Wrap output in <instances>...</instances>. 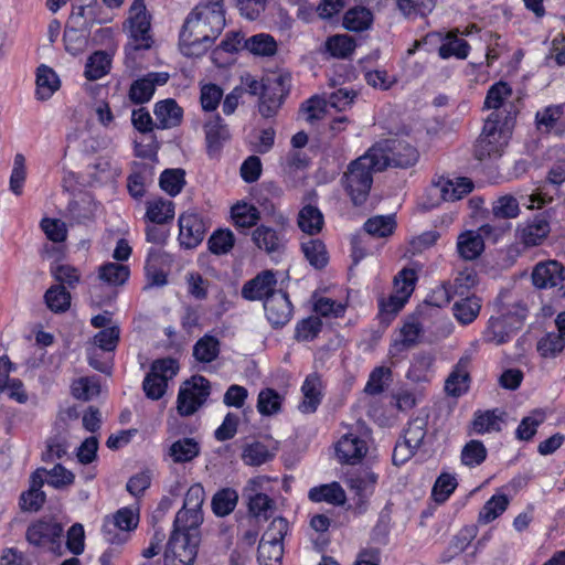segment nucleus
I'll return each instance as SVG.
<instances>
[{
	"instance_id": "f257e3e1",
	"label": "nucleus",
	"mask_w": 565,
	"mask_h": 565,
	"mask_svg": "<svg viewBox=\"0 0 565 565\" xmlns=\"http://www.w3.org/2000/svg\"><path fill=\"white\" fill-rule=\"evenodd\" d=\"M507 115L501 119V114L492 111L484 121L482 132L475 143V158L482 161L486 159L499 158L508 143V134L512 130L518 109L510 105L504 109Z\"/></svg>"
},
{
	"instance_id": "f03ea898",
	"label": "nucleus",
	"mask_w": 565,
	"mask_h": 565,
	"mask_svg": "<svg viewBox=\"0 0 565 565\" xmlns=\"http://www.w3.org/2000/svg\"><path fill=\"white\" fill-rule=\"evenodd\" d=\"M382 171L383 163L374 159L370 149L348 164L341 184L353 205L361 206L366 202L373 184V174Z\"/></svg>"
},
{
	"instance_id": "7ed1b4c3",
	"label": "nucleus",
	"mask_w": 565,
	"mask_h": 565,
	"mask_svg": "<svg viewBox=\"0 0 565 565\" xmlns=\"http://www.w3.org/2000/svg\"><path fill=\"white\" fill-rule=\"evenodd\" d=\"M527 315V308L521 302L513 305L512 309L502 307L498 317H490L482 339L487 343L503 344L520 330Z\"/></svg>"
},
{
	"instance_id": "20e7f679",
	"label": "nucleus",
	"mask_w": 565,
	"mask_h": 565,
	"mask_svg": "<svg viewBox=\"0 0 565 565\" xmlns=\"http://www.w3.org/2000/svg\"><path fill=\"white\" fill-rule=\"evenodd\" d=\"M63 525L53 518H40L29 524L25 531L26 542L41 551H50L56 556L63 555Z\"/></svg>"
},
{
	"instance_id": "39448f33",
	"label": "nucleus",
	"mask_w": 565,
	"mask_h": 565,
	"mask_svg": "<svg viewBox=\"0 0 565 565\" xmlns=\"http://www.w3.org/2000/svg\"><path fill=\"white\" fill-rule=\"evenodd\" d=\"M370 150L374 159L383 163L384 170L388 167L409 168L417 162L419 157L415 147L396 138L380 140Z\"/></svg>"
},
{
	"instance_id": "423d86ee",
	"label": "nucleus",
	"mask_w": 565,
	"mask_h": 565,
	"mask_svg": "<svg viewBox=\"0 0 565 565\" xmlns=\"http://www.w3.org/2000/svg\"><path fill=\"white\" fill-rule=\"evenodd\" d=\"M289 525L285 518H275L264 532L257 548L259 565H281L284 556L282 541Z\"/></svg>"
},
{
	"instance_id": "0eeeda50",
	"label": "nucleus",
	"mask_w": 565,
	"mask_h": 565,
	"mask_svg": "<svg viewBox=\"0 0 565 565\" xmlns=\"http://www.w3.org/2000/svg\"><path fill=\"white\" fill-rule=\"evenodd\" d=\"M416 280V271L411 268H403L395 276L394 288L396 292L387 299L382 298L379 302V315L382 320L390 321L402 310L414 291Z\"/></svg>"
},
{
	"instance_id": "6e6552de",
	"label": "nucleus",
	"mask_w": 565,
	"mask_h": 565,
	"mask_svg": "<svg viewBox=\"0 0 565 565\" xmlns=\"http://www.w3.org/2000/svg\"><path fill=\"white\" fill-rule=\"evenodd\" d=\"M224 0H210L204 4H198L185 18L186 28L204 24L203 32L214 41L218 38L225 26Z\"/></svg>"
},
{
	"instance_id": "1a4fd4ad",
	"label": "nucleus",
	"mask_w": 565,
	"mask_h": 565,
	"mask_svg": "<svg viewBox=\"0 0 565 565\" xmlns=\"http://www.w3.org/2000/svg\"><path fill=\"white\" fill-rule=\"evenodd\" d=\"M127 23L129 24L131 41L127 44L126 50H149L152 45V38L150 34L151 24L145 0H135L132 2L129 9Z\"/></svg>"
},
{
	"instance_id": "9d476101",
	"label": "nucleus",
	"mask_w": 565,
	"mask_h": 565,
	"mask_svg": "<svg viewBox=\"0 0 565 565\" xmlns=\"http://www.w3.org/2000/svg\"><path fill=\"white\" fill-rule=\"evenodd\" d=\"M211 394V384L202 375L192 376L180 387L177 398V409L181 416L193 415Z\"/></svg>"
},
{
	"instance_id": "9b49d317",
	"label": "nucleus",
	"mask_w": 565,
	"mask_h": 565,
	"mask_svg": "<svg viewBox=\"0 0 565 565\" xmlns=\"http://www.w3.org/2000/svg\"><path fill=\"white\" fill-rule=\"evenodd\" d=\"M290 92V76L279 75L267 79L258 98V111L268 119L275 117Z\"/></svg>"
},
{
	"instance_id": "f8f14e48",
	"label": "nucleus",
	"mask_w": 565,
	"mask_h": 565,
	"mask_svg": "<svg viewBox=\"0 0 565 565\" xmlns=\"http://www.w3.org/2000/svg\"><path fill=\"white\" fill-rule=\"evenodd\" d=\"M200 543L198 533H171L164 551V565H193Z\"/></svg>"
},
{
	"instance_id": "ddd939ff",
	"label": "nucleus",
	"mask_w": 565,
	"mask_h": 565,
	"mask_svg": "<svg viewBox=\"0 0 565 565\" xmlns=\"http://www.w3.org/2000/svg\"><path fill=\"white\" fill-rule=\"evenodd\" d=\"M179 242L185 248L196 247L204 238L207 224L202 214L189 210L183 212L178 220Z\"/></svg>"
},
{
	"instance_id": "4468645a",
	"label": "nucleus",
	"mask_w": 565,
	"mask_h": 565,
	"mask_svg": "<svg viewBox=\"0 0 565 565\" xmlns=\"http://www.w3.org/2000/svg\"><path fill=\"white\" fill-rule=\"evenodd\" d=\"M204 24L195 23V26L186 28L183 23L179 45L182 54L188 57H200L204 55L213 45L214 40L209 36V32H203Z\"/></svg>"
},
{
	"instance_id": "2eb2a0df",
	"label": "nucleus",
	"mask_w": 565,
	"mask_h": 565,
	"mask_svg": "<svg viewBox=\"0 0 565 565\" xmlns=\"http://www.w3.org/2000/svg\"><path fill=\"white\" fill-rule=\"evenodd\" d=\"M564 266L557 260H547L535 265L532 281L536 288H557L558 297H565Z\"/></svg>"
},
{
	"instance_id": "dca6fc26",
	"label": "nucleus",
	"mask_w": 565,
	"mask_h": 565,
	"mask_svg": "<svg viewBox=\"0 0 565 565\" xmlns=\"http://www.w3.org/2000/svg\"><path fill=\"white\" fill-rule=\"evenodd\" d=\"M266 318L274 329L285 327L292 318L294 306L286 291L279 289L264 301Z\"/></svg>"
},
{
	"instance_id": "f3484780",
	"label": "nucleus",
	"mask_w": 565,
	"mask_h": 565,
	"mask_svg": "<svg viewBox=\"0 0 565 565\" xmlns=\"http://www.w3.org/2000/svg\"><path fill=\"white\" fill-rule=\"evenodd\" d=\"M277 279L273 270H263L254 278L247 280L242 287V297L249 301L267 299L271 294L277 292Z\"/></svg>"
},
{
	"instance_id": "a211bd4d",
	"label": "nucleus",
	"mask_w": 565,
	"mask_h": 565,
	"mask_svg": "<svg viewBox=\"0 0 565 565\" xmlns=\"http://www.w3.org/2000/svg\"><path fill=\"white\" fill-rule=\"evenodd\" d=\"M551 232L550 216L546 212L535 214L518 228V236L525 246H537Z\"/></svg>"
},
{
	"instance_id": "6ab92c4d",
	"label": "nucleus",
	"mask_w": 565,
	"mask_h": 565,
	"mask_svg": "<svg viewBox=\"0 0 565 565\" xmlns=\"http://www.w3.org/2000/svg\"><path fill=\"white\" fill-rule=\"evenodd\" d=\"M138 525V515L129 508L119 509L111 520H106L102 532L104 539L110 544H120L124 542L116 530L131 531Z\"/></svg>"
},
{
	"instance_id": "aec40b11",
	"label": "nucleus",
	"mask_w": 565,
	"mask_h": 565,
	"mask_svg": "<svg viewBox=\"0 0 565 565\" xmlns=\"http://www.w3.org/2000/svg\"><path fill=\"white\" fill-rule=\"evenodd\" d=\"M203 129L205 132L206 152L209 157H215L231 138L228 127L224 119L216 114L204 124Z\"/></svg>"
},
{
	"instance_id": "412c9836",
	"label": "nucleus",
	"mask_w": 565,
	"mask_h": 565,
	"mask_svg": "<svg viewBox=\"0 0 565 565\" xmlns=\"http://www.w3.org/2000/svg\"><path fill=\"white\" fill-rule=\"evenodd\" d=\"M470 363V356L463 355L455 364L445 381V391L448 395L459 397L468 392L471 381L469 373Z\"/></svg>"
},
{
	"instance_id": "4be33fe9",
	"label": "nucleus",
	"mask_w": 565,
	"mask_h": 565,
	"mask_svg": "<svg viewBox=\"0 0 565 565\" xmlns=\"http://www.w3.org/2000/svg\"><path fill=\"white\" fill-rule=\"evenodd\" d=\"M366 443L360 437L347 434L335 445V455L341 463L354 465L366 454Z\"/></svg>"
},
{
	"instance_id": "5701e85b",
	"label": "nucleus",
	"mask_w": 565,
	"mask_h": 565,
	"mask_svg": "<svg viewBox=\"0 0 565 565\" xmlns=\"http://www.w3.org/2000/svg\"><path fill=\"white\" fill-rule=\"evenodd\" d=\"M301 392L303 399L299 404L298 409L302 414H313L318 409L322 401V381L318 373L307 375L302 383Z\"/></svg>"
},
{
	"instance_id": "b1692460",
	"label": "nucleus",
	"mask_w": 565,
	"mask_h": 565,
	"mask_svg": "<svg viewBox=\"0 0 565 565\" xmlns=\"http://www.w3.org/2000/svg\"><path fill=\"white\" fill-rule=\"evenodd\" d=\"M254 244L267 254L281 253L285 249L284 235L266 225L257 226L252 234Z\"/></svg>"
},
{
	"instance_id": "393cba45",
	"label": "nucleus",
	"mask_w": 565,
	"mask_h": 565,
	"mask_svg": "<svg viewBox=\"0 0 565 565\" xmlns=\"http://www.w3.org/2000/svg\"><path fill=\"white\" fill-rule=\"evenodd\" d=\"M174 218V203L163 198L146 202L145 220L158 225L172 222Z\"/></svg>"
},
{
	"instance_id": "a878e982",
	"label": "nucleus",
	"mask_w": 565,
	"mask_h": 565,
	"mask_svg": "<svg viewBox=\"0 0 565 565\" xmlns=\"http://www.w3.org/2000/svg\"><path fill=\"white\" fill-rule=\"evenodd\" d=\"M154 116L159 121V128H172L180 125L183 116L182 108L172 98L158 102L153 109Z\"/></svg>"
},
{
	"instance_id": "bb28decb",
	"label": "nucleus",
	"mask_w": 565,
	"mask_h": 565,
	"mask_svg": "<svg viewBox=\"0 0 565 565\" xmlns=\"http://www.w3.org/2000/svg\"><path fill=\"white\" fill-rule=\"evenodd\" d=\"M308 498L312 502H327L332 505H342L347 500L345 491L337 481L311 488Z\"/></svg>"
},
{
	"instance_id": "cd10ccee",
	"label": "nucleus",
	"mask_w": 565,
	"mask_h": 565,
	"mask_svg": "<svg viewBox=\"0 0 565 565\" xmlns=\"http://www.w3.org/2000/svg\"><path fill=\"white\" fill-rule=\"evenodd\" d=\"M110 20V18L98 17L94 4H85L81 2L79 6L73 8L67 23L81 26L83 31L89 33L90 29L95 24L107 23Z\"/></svg>"
},
{
	"instance_id": "c85d7f7f",
	"label": "nucleus",
	"mask_w": 565,
	"mask_h": 565,
	"mask_svg": "<svg viewBox=\"0 0 565 565\" xmlns=\"http://www.w3.org/2000/svg\"><path fill=\"white\" fill-rule=\"evenodd\" d=\"M512 95V88L507 82L500 81L490 86L487 92L483 107L487 109H493L501 114V119H504L507 115L505 108L509 110L512 103L504 105L505 98Z\"/></svg>"
},
{
	"instance_id": "c756f323",
	"label": "nucleus",
	"mask_w": 565,
	"mask_h": 565,
	"mask_svg": "<svg viewBox=\"0 0 565 565\" xmlns=\"http://www.w3.org/2000/svg\"><path fill=\"white\" fill-rule=\"evenodd\" d=\"M35 96L39 100H47L60 88L61 82L53 68L42 64L36 70Z\"/></svg>"
},
{
	"instance_id": "7c9ffc66",
	"label": "nucleus",
	"mask_w": 565,
	"mask_h": 565,
	"mask_svg": "<svg viewBox=\"0 0 565 565\" xmlns=\"http://www.w3.org/2000/svg\"><path fill=\"white\" fill-rule=\"evenodd\" d=\"M480 310L481 299L476 295L456 300L452 306L454 317L462 326L472 323L479 316Z\"/></svg>"
},
{
	"instance_id": "2f4dec72",
	"label": "nucleus",
	"mask_w": 565,
	"mask_h": 565,
	"mask_svg": "<svg viewBox=\"0 0 565 565\" xmlns=\"http://www.w3.org/2000/svg\"><path fill=\"white\" fill-rule=\"evenodd\" d=\"M127 178V189L134 199H141L146 193V184L152 181L154 169L151 164L139 163Z\"/></svg>"
},
{
	"instance_id": "473e14b6",
	"label": "nucleus",
	"mask_w": 565,
	"mask_h": 565,
	"mask_svg": "<svg viewBox=\"0 0 565 565\" xmlns=\"http://www.w3.org/2000/svg\"><path fill=\"white\" fill-rule=\"evenodd\" d=\"M435 189L444 201H457L473 190V182L468 178H457L456 181H439Z\"/></svg>"
},
{
	"instance_id": "72a5a7b5",
	"label": "nucleus",
	"mask_w": 565,
	"mask_h": 565,
	"mask_svg": "<svg viewBox=\"0 0 565 565\" xmlns=\"http://www.w3.org/2000/svg\"><path fill=\"white\" fill-rule=\"evenodd\" d=\"M484 249L483 238L479 233L467 231L458 236L457 250L459 256L465 260H473L478 258Z\"/></svg>"
},
{
	"instance_id": "f704fd0d",
	"label": "nucleus",
	"mask_w": 565,
	"mask_h": 565,
	"mask_svg": "<svg viewBox=\"0 0 565 565\" xmlns=\"http://www.w3.org/2000/svg\"><path fill=\"white\" fill-rule=\"evenodd\" d=\"M238 503V493L233 488H222L217 490L211 501L213 513L218 518L230 515Z\"/></svg>"
},
{
	"instance_id": "c9c22d12",
	"label": "nucleus",
	"mask_w": 565,
	"mask_h": 565,
	"mask_svg": "<svg viewBox=\"0 0 565 565\" xmlns=\"http://www.w3.org/2000/svg\"><path fill=\"white\" fill-rule=\"evenodd\" d=\"M297 223L303 233L316 235L322 230L324 218L317 206L308 204L299 211Z\"/></svg>"
},
{
	"instance_id": "e433bc0d",
	"label": "nucleus",
	"mask_w": 565,
	"mask_h": 565,
	"mask_svg": "<svg viewBox=\"0 0 565 565\" xmlns=\"http://www.w3.org/2000/svg\"><path fill=\"white\" fill-rule=\"evenodd\" d=\"M243 49L256 56H273L277 52V42L270 34L258 33L246 39Z\"/></svg>"
},
{
	"instance_id": "4c0bfd02",
	"label": "nucleus",
	"mask_w": 565,
	"mask_h": 565,
	"mask_svg": "<svg viewBox=\"0 0 565 565\" xmlns=\"http://www.w3.org/2000/svg\"><path fill=\"white\" fill-rule=\"evenodd\" d=\"M231 216L237 228H250L257 224L260 213L255 205L241 201L232 206Z\"/></svg>"
},
{
	"instance_id": "58836bf2",
	"label": "nucleus",
	"mask_w": 565,
	"mask_h": 565,
	"mask_svg": "<svg viewBox=\"0 0 565 565\" xmlns=\"http://www.w3.org/2000/svg\"><path fill=\"white\" fill-rule=\"evenodd\" d=\"M221 352L220 340L211 334H204L193 345V356L201 363H211Z\"/></svg>"
},
{
	"instance_id": "ea45409f",
	"label": "nucleus",
	"mask_w": 565,
	"mask_h": 565,
	"mask_svg": "<svg viewBox=\"0 0 565 565\" xmlns=\"http://www.w3.org/2000/svg\"><path fill=\"white\" fill-rule=\"evenodd\" d=\"M477 534V525L471 524L463 526L450 541L444 556V561H449L450 558L465 552L470 543L476 539Z\"/></svg>"
},
{
	"instance_id": "a19ab883",
	"label": "nucleus",
	"mask_w": 565,
	"mask_h": 565,
	"mask_svg": "<svg viewBox=\"0 0 565 565\" xmlns=\"http://www.w3.org/2000/svg\"><path fill=\"white\" fill-rule=\"evenodd\" d=\"M373 22L372 12L364 7H355L348 10L343 17V26L352 32L367 30Z\"/></svg>"
},
{
	"instance_id": "79ce46f5",
	"label": "nucleus",
	"mask_w": 565,
	"mask_h": 565,
	"mask_svg": "<svg viewBox=\"0 0 565 565\" xmlns=\"http://www.w3.org/2000/svg\"><path fill=\"white\" fill-rule=\"evenodd\" d=\"M275 450L276 448L270 450L260 441H254L244 447L242 459L246 465L257 467L270 461L275 457Z\"/></svg>"
},
{
	"instance_id": "37998d69",
	"label": "nucleus",
	"mask_w": 565,
	"mask_h": 565,
	"mask_svg": "<svg viewBox=\"0 0 565 565\" xmlns=\"http://www.w3.org/2000/svg\"><path fill=\"white\" fill-rule=\"evenodd\" d=\"M47 308L54 313H63L71 307V294L63 285H53L44 294Z\"/></svg>"
},
{
	"instance_id": "c03bdc74",
	"label": "nucleus",
	"mask_w": 565,
	"mask_h": 565,
	"mask_svg": "<svg viewBox=\"0 0 565 565\" xmlns=\"http://www.w3.org/2000/svg\"><path fill=\"white\" fill-rule=\"evenodd\" d=\"M510 500L507 494L492 495L482 507L478 515V522L488 524L500 516L507 509Z\"/></svg>"
},
{
	"instance_id": "a18cd8bd",
	"label": "nucleus",
	"mask_w": 565,
	"mask_h": 565,
	"mask_svg": "<svg viewBox=\"0 0 565 565\" xmlns=\"http://www.w3.org/2000/svg\"><path fill=\"white\" fill-rule=\"evenodd\" d=\"M434 361L435 358L431 353L420 352L415 354L407 371V379L416 383L428 381V373Z\"/></svg>"
},
{
	"instance_id": "49530a36",
	"label": "nucleus",
	"mask_w": 565,
	"mask_h": 565,
	"mask_svg": "<svg viewBox=\"0 0 565 565\" xmlns=\"http://www.w3.org/2000/svg\"><path fill=\"white\" fill-rule=\"evenodd\" d=\"M159 185L170 196L178 195L185 185V171L181 168L163 170L159 178Z\"/></svg>"
},
{
	"instance_id": "de8ad7c7",
	"label": "nucleus",
	"mask_w": 565,
	"mask_h": 565,
	"mask_svg": "<svg viewBox=\"0 0 565 565\" xmlns=\"http://www.w3.org/2000/svg\"><path fill=\"white\" fill-rule=\"evenodd\" d=\"M561 104L550 105L536 111L535 124L537 129L544 130L547 134L553 132L557 136L559 116L562 114Z\"/></svg>"
},
{
	"instance_id": "09e8293b",
	"label": "nucleus",
	"mask_w": 565,
	"mask_h": 565,
	"mask_svg": "<svg viewBox=\"0 0 565 565\" xmlns=\"http://www.w3.org/2000/svg\"><path fill=\"white\" fill-rule=\"evenodd\" d=\"M200 454V445L193 438H182L170 447V456L174 462H189Z\"/></svg>"
},
{
	"instance_id": "8fccbe9b",
	"label": "nucleus",
	"mask_w": 565,
	"mask_h": 565,
	"mask_svg": "<svg viewBox=\"0 0 565 565\" xmlns=\"http://www.w3.org/2000/svg\"><path fill=\"white\" fill-rule=\"evenodd\" d=\"M130 276L129 267L118 263H107L99 267L98 278L111 286L124 285Z\"/></svg>"
},
{
	"instance_id": "3c124183",
	"label": "nucleus",
	"mask_w": 565,
	"mask_h": 565,
	"mask_svg": "<svg viewBox=\"0 0 565 565\" xmlns=\"http://www.w3.org/2000/svg\"><path fill=\"white\" fill-rule=\"evenodd\" d=\"M461 280L462 278H456L452 284H444L436 288L426 302L430 306L441 308L451 301L454 295L463 296L465 291H459L462 287Z\"/></svg>"
},
{
	"instance_id": "603ef678",
	"label": "nucleus",
	"mask_w": 565,
	"mask_h": 565,
	"mask_svg": "<svg viewBox=\"0 0 565 565\" xmlns=\"http://www.w3.org/2000/svg\"><path fill=\"white\" fill-rule=\"evenodd\" d=\"M365 232L376 237L391 236L396 228L394 215H377L370 217L363 225Z\"/></svg>"
},
{
	"instance_id": "864d4df0",
	"label": "nucleus",
	"mask_w": 565,
	"mask_h": 565,
	"mask_svg": "<svg viewBox=\"0 0 565 565\" xmlns=\"http://www.w3.org/2000/svg\"><path fill=\"white\" fill-rule=\"evenodd\" d=\"M469 51L470 45L466 40L448 34L438 49V55L443 60H447L451 56L465 60L469 55Z\"/></svg>"
},
{
	"instance_id": "5fc2aeb1",
	"label": "nucleus",
	"mask_w": 565,
	"mask_h": 565,
	"mask_svg": "<svg viewBox=\"0 0 565 565\" xmlns=\"http://www.w3.org/2000/svg\"><path fill=\"white\" fill-rule=\"evenodd\" d=\"M306 259L317 269H322L328 264L326 245L320 239H309L301 244Z\"/></svg>"
},
{
	"instance_id": "6e6d98bb",
	"label": "nucleus",
	"mask_w": 565,
	"mask_h": 565,
	"mask_svg": "<svg viewBox=\"0 0 565 565\" xmlns=\"http://www.w3.org/2000/svg\"><path fill=\"white\" fill-rule=\"evenodd\" d=\"M282 396L270 387L262 390L257 398V411L263 416H271L280 412Z\"/></svg>"
},
{
	"instance_id": "4d7b16f0",
	"label": "nucleus",
	"mask_w": 565,
	"mask_h": 565,
	"mask_svg": "<svg viewBox=\"0 0 565 565\" xmlns=\"http://www.w3.org/2000/svg\"><path fill=\"white\" fill-rule=\"evenodd\" d=\"M427 419L424 417L412 418L404 429L403 440L416 450L420 448L427 435Z\"/></svg>"
},
{
	"instance_id": "13d9d810",
	"label": "nucleus",
	"mask_w": 565,
	"mask_h": 565,
	"mask_svg": "<svg viewBox=\"0 0 565 565\" xmlns=\"http://www.w3.org/2000/svg\"><path fill=\"white\" fill-rule=\"evenodd\" d=\"M435 7L436 0H397L399 11L411 19L427 17Z\"/></svg>"
},
{
	"instance_id": "bf43d9fd",
	"label": "nucleus",
	"mask_w": 565,
	"mask_h": 565,
	"mask_svg": "<svg viewBox=\"0 0 565 565\" xmlns=\"http://www.w3.org/2000/svg\"><path fill=\"white\" fill-rule=\"evenodd\" d=\"M110 67V58L107 53L98 51L93 53L85 66V77L96 81L106 75Z\"/></svg>"
},
{
	"instance_id": "052dcab7",
	"label": "nucleus",
	"mask_w": 565,
	"mask_h": 565,
	"mask_svg": "<svg viewBox=\"0 0 565 565\" xmlns=\"http://www.w3.org/2000/svg\"><path fill=\"white\" fill-rule=\"evenodd\" d=\"M423 332V327L420 322L418 321H407L404 323L403 328L401 329V337L402 339L399 341H395V343L392 345V349L390 352L392 354H395L396 352H399L404 349H408L417 343V340Z\"/></svg>"
},
{
	"instance_id": "680f3d73",
	"label": "nucleus",
	"mask_w": 565,
	"mask_h": 565,
	"mask_svg": "<svg viewBox=\"0 0 565 565\" xmlns=\"http://www.w3.org/2000/svg\"><path fill=\"white\" fill-rule=\"evenodd\" d=\"M235 237L231 230L220 228L207 241L209 249L214 255L227 254L234 246Z\"/></svg>"
},
{
	"instance_id": "e2e57ef3",
	"label": "nucleus",
	"mask_w": 565,
	"mask_h": 565,
	"mask_svg": "<svg viewBox=\"0 0 565 565\" xmlns=\"http://www.w3.org/2000/svg\"><path fill=\"white\" fill-rule=\"evenodd\" d=\"M322 330V321L317 316H310L297 322L295 340L298 342L315 340Z\"/></svg>"
},
{
	"instance_id": "0e129e2a",
	"label": "nucleus",
	"mask_w": 565,
	"mask_h": 565,
	"mask_svg": "<svg viewBox=\"0 0 565 565\" xmlns=\"http://www.w3.org/2000/svg\"><path fill=\"white\" fill-rule=\"evenodd\" d=\"M355 41L345 34L329 38L326 42L327 51L334 57L347 58L355 50Z\"/></svg>"
},
{
	"instance_id": "69168bd1",
	"label": "nucleus",
	"mask_w": 565,
	"mask_h": 565,
	"mask_svg": "<svg viewBox=\"0 0 565 565\" xmlns=\"http://www.w3.org/2000/svg\"><path fill=\"white\" fill-rule=\"evenodd\" d=\"M487 448L477 439L468 441L461 450V462L467 467L480 466L487 459Z\"/></svg>"
},
{
	"instance_id": "338daca9",
	"label": "nucleus",
	"mask_w": 565,
	"mask_h": 565,
	"mask_svg": "<svg viewBox=\"0 0 565 565\" xmlns=\"http://www.w3.org/2000/svg\"><path fill=\"white\" fill-rule=\"evenodd\" d=\"M519 213V202L512 195H503L492 204V215L494 216V220L508 221L516 217Z\"/></svg>"
},
{
	"instance_id": "774afa93",
	"label": "nucleus",
	"mask_w": 565,
	"mask_h": 565,
	"mask_svg": "<svg viewBox=\"0 0 565 565\" xmlns=\"http://www.w3.org/2000/svg\"><path fill=\"white\" fill-rule=\"evenodd\" d=\"M565 348V338L556 332H548L542 337L536 345L537 352L543 358H555Z\"/></svg>"
}]
</instances>
